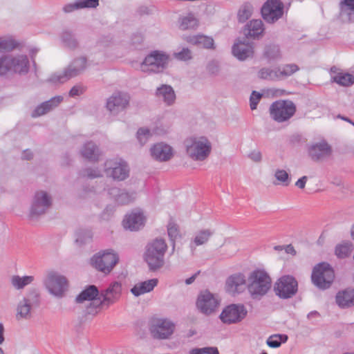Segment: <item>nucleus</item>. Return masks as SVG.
Wrapping results in <instances>:
<instances>
[{
    "label": "nucleus",
    "mask_w": 354,
    "mask_h": 354,
    "mask_svg": "<svg viewBox=\"0 0 354 354\" xmlns=\"http://www.w3.org/2000/svg\"><path fill=\"white\" fill-rule=\"evenodd\" d=\"M76 10H80V7H79V2L78 1L74 2V3H68V4H66L64 7H63V11L66 13H69V12H72Z\"/></svg>",
    "instance_id": "obj_59"
},
{
    "label": "nucleus",
    "mask_w": 354,
    "mask_h": 354,
    "mask_svg": "<svg viewBox=\"0 0 354 354\" xmlns=\"http://www.w3.org/2000/svg\"><path fill=\"white\" fill-rule=\"evenodd\" d=\"M246 284V278L242 273L230 275L225 281V289L227 292L234 295L243 291Z\"/></svg>",
    "instance_id": "obj_23"
},
{
    "label": "nucleus",
    "mask_w": 354,
    "mask_h": 354,
    "mask_svg": "<svg viewBox=\"0 0 354 354\" xmlns=\"http://www.w3.org/2000/svg\"><path fill=\"white\" fill-rule=\"evenodd\" d=\"M86 59L84 57L74 59L62 73L53 74L48 82L57 84L64 83L69 79L80 74L86 68Z\"/></svg>",
    "instance_id": "obj_8"
},
{
    "label": "nucleus",
    "mask_w": 354,
    "mask_h": 354,
    "mask_svg": "<svg viewBox=\"0 0 354 354\" xmlns=\"http://www.w3.org/2000/svg\"><path fill=\"white\" fill-rule=\"evenodd\" d=\"M52 205V197L46 192H37L34 196L30 211V217L35 218L46 213Z\"/></svg>",
    "instance_id": "obj_16"
},
{
    "label": "nucleus",
    "mask_w": 354,
    "mask_h": 354,
    "mask_svg": "<svg viewBox=\"0 0 354 354\" xmlns=\"http://www.w3.org/2000/svg\"><path fill=\"white\" fill-rule=\"evenodd\" d=\"M206 69L209 74L216 75L219 71V65L216 61H211L208 63Z\"/></svg>",
    "instance_id": "obj_58"
},
{
    "label": "nucleus",
    "mask_w": 354,
    "mask_h": 354,
    "mask_svg": "<svg viewBox=\"0 0 354 354\" xmlns=\"http://www.w3.org/2000/svg\"><path fill=\"white\" fill-rule=\"evenodd\" d=\"M248 158L255 162H260L262 159V155L260 151L254 150L248 154Z\"/></svg>",
    "instance_id": "obj_61"
},
{
    "label": "nucleus",
    "mask_w": 354,
    "mask_h": 354,
    "mask_svg": "<svg viewBox=\"0 0 354 354\" xmlns=\"http://www.w3.org/2000/svg\"><path fill=\"white\" fill-rule=\"evenodd\" d=\"M80 9L95 8L99 6V0H78Z\"/></svg>",
    "instance_id": "obj_53"
},
{
    "label": "nucleus",
    "mask_w": 354,
    "mask_h": 354,
    "mask_svg": "<svg viewBox=\"0 0 354 354\" xmlns=\"http://www.w3.org/2000/svg\"><path fill=\"white\" fill-rule=\"evenodd\" d=\"M331 153V147L326 141L315 143L308 148V155L314 161H318L325 156H330Z\"/></svg>",
    "instance_id": "obj_26"
},
{
    "label": "nucleus",
    "mask_w": 354,
    "mask_h": 354,
    "mask_svg": "<svg viewBox=\"0 0 354 354\" xmlns=\"http://www.w3.org/2000/svg\"><path fill=\"white\" fill-rule=\"evenodd\" d=\"M28 71L29 60L27 55L3 56L0 58V75L8 73L26 74Z\"/></svg>",
    "instance_id": "obj_4"
},
{
    "label": "nucleus",
    "mask_w": 354,
    "mask_h": 354,
    "mask_svg": "<svg viewBox=\"0 0 354 354\" xmlns=\"http://www.w3.org/2000/svg\"><path fill=\"white\" fill-rule=\"evenodd\" d=\"M272 280L263 270L256 269L248 277L247 288L253 299L260 300L270 289Z\"/></svg>",
    "instance_id": "obj_1"
},
{
    "label": "nucleus",
    "mask_w": 354,
    "mask_h": 354,
    "mask_svg": "<svg viewBox=\"0 0 354 354\" xmlns=\"http://www.w3.org/2000/svg\"><path fill=\"white\" fill-rule=\"evenodd\" d=\"M129 96L121 92H115L106 101L107 109L113 114L123 111L129 105Z\"/></svg>",
    "instance_id": "obj_19"
},
{
    "label": "nucleus",
    "mask_w": 354,
    "mask_h": 354,
    "mask_svg": "<svg viewBox=\"0 0 354 354\" xmlns=\"http://www.w3.org/2000/svg\"><path fill=\"white\" fill-rule=\"evenodd\" d=\"M17 43L12 38L0 37V52H9L17 48Z\"/></svg>",
    "instance_id": "obj_45"
},
{
    "label": "nucleus",
    "mask_w": 354,
    "mask_h": 354,
    "mask_svg": "<svg viewBox=\"0 0 354 354\" xmlns=\"http://www.w3.org/2000/svg\"><path fill=\"white\" fill-rule=\"evenodd\" d=\"M269 111L272 119L277 122H283L295 114L297 107L290 100H279L271 104Z\"/></svg>",
    "instance_id": "obj_6"
},
{
    "label": "nucleus",
    "mask_w": 354,
    "mask_h": 354,
    "mask_svg": "<svg viewBox=\"0 0 354 354\" xmlns=\"http://www.w3.org/2000/svg\"><path fill=\"white\" fill-rule=\"evenodd\" d=\"M145 216L140 210H133L126 215L123 220V226L131 231H137L142 227L145 222Z\"/></svg>",
    "instance_id": "obj_24"
},
{
    "label": "nucleus",
    "mask_w": 354,
    "mask_h": 354,
    "mask_svg": "<svg viewBox=\"0 0 354 354\" xmlns=\"http://www.w3.org/2000/svg\"><path fill=\"white\" fill-rule=\"evenodd\" d=\"M63 100V97L55 96L52 97L48 101L44 102V106H46V109L49 111L57 107Z\"/></svg>",
    "instance_id": "obj_51"
},
{
    "label": "nucleus",
    "mask_w": 354,
    "mask_h": 354,
    "mask_svg": "<svg viewBox=\"0 0 354 354\" xmlns=\"http://www.w3.org/2000/svg\"><path fill=\"white\" fill-rule=\"evenodd\" d=\"M332 82L340 86L348 87L354 84V75L348 73H337L332 77Z\"/></svg>",
    "instance_id": "obj_36"
},
{
    "label": "nucleus",
    "mask_w": 354,
    "mask_h": 354,
    "mask_svg": "<svg viewBox=\"0 0 354 354\" xmlns=\"http://www.w3.org/2000/svg\"><path fill=\"white\" fill-rule=\"evenodd\" d=\"M33 281L34 277L32 276L20 277L19 275H13L10 279L12 286L17 290L23 289L26 286L32 283Z\"/></svg>",
    "instance_id": "obj_38"
},
{
    "label": "nucleus",
    "mask_w": 354,
    "mask_h": 354,
    "mask_svg": "<svg viewBox=\"0 0 354 354\" xmlns=\"http://www.w3.org/2000/svg\"><path fill=\"white\" fill-rule=\"evenodd\" d=\"M174 324L167 319L152 318L149 322V330L154 339L169 338L174 330Z\"/></svg>",
    "instance_id": "obj_11"
},
{
    "label": "nucleus",
    "mask_w": 354,
    "mask_h": 354,
    "mask_svg": "<svg viewBox=\"0 0 354 354\" xmlns=\"http://www.w3.org/2000/svg\"><path fill=\"white\" fill-rule=\"evenodd\" d=\"M77 303H83L85 301H91L90 306L88 308L89 314H96L101 309L98 306V301L100 300V290L96 286L89 285L86 286L75 298Z\"/></svg>",
    "instance_id": "obj_14"
},
{
    "label": "nucleus",
    "mask_w": 354,
    "mask_h": 354,
    "mask_svg": "<svg viewBox=\"0 0 354 354\" xmlns=\"http://www.w3.org/2000/svg\"><path fill=\"white\" fill-rule=\"evenodd\" d=\"M248 311L243 304H230L223 309L219 317L224 324H235L241 322Z\"/></svg>",
    "instance_id": "obj_17"
},
{
    "label": "nucleus",
    "mask_w": 354,
    "mask_h": 354,
    "mask_svg": "<svg viewBox=\"0 0 354 354\" xmlns=\"http://www.w3.org/2000/svg\"><path fill=\"white\" fill-rule=\"evenodd\" d=\"M308 177L306 176H304L295 183V186L299 187V189H304L306 186V183L307 182Z\"/></svg>",
    "instance_id": "obj_63"
},
{
    "label": "nucleus",
    "mask_w": 354,
    "mask_h": 354,
    "mask_svg": "<svg viewBox=\"0 0 354 354\" xmlns=\"http://www.w3.org/2000/svg\"><path fill=\"white\" fill-rule=\"evenodd\" d=\"M44 283L49 292L57 297H62L68 287L66 278L54 270L47 272Z\"/></svg>",
    "instance_id": "obj_10"
},
{
    "label": "nucleus",
    "mask_w": 354,
    "mask_h": 354,
    "mask_svg": "<svg viewBox=\"0 0 354 354\" xmlns=\"http://www.w3.org/2000/svg\"><path fill=\"white\" fill-rule=\"evenodd\" d=\"M158 282L157 279L139 282L131 289V292L136 297L149 292L158 285Z\"/></svg>",
    "instance_id": "obj_30"
},
{
    "label": "nucleus",
    "mask_w": 354,
    "mask_h": 354,
    "mask_svg": "<svg viewBox=\"0 0 354 354\" xmlns=\"http://www.w3.org/2000/svg\"><path fill=\"white\" fill-rule=\"evenodd\" d=\"M93 234L89 230H80L76 232L75 241L80 245H82L91 241Z\"/></svg>",
    "instance_id": "obj_43"
},
{
    "label": "nucleus",
    "mask_w": 354,
    "mask_h": 354,
    "mask_svg": "<svg viewBox=\"0 0 354 354\" xmlns=\"http://www.w3.org/2000/svg\"><path fill=\"white\" fill-rule=\"evenodd\" d=\"M174 57L180 61H187L192 57L191 50L187 48H183L180 52L174 53Z\"/></svg>",
    "instance_id": "obj_48"
},
{
    "label": "nucleus",
    "mask_w": 354,
    "mask_h": 354,
    "mask_svg": "<svg viewBox=\"0 0 354 354\" xmlns=\"http://www.w3.org/2000/svg\"><path fill=\"white\" fill-rule=\"evenodd\" d=\"M263 57L268 62L279 59L281 57L279 46L274 44L266 45L263 52Z\"/></svg>",
    "instance_id": "obj_33"
},
{
    "label": "nucleus",
    "mask_w": 354,
    "mask_h": 354,
    "mask_svg": "<svg viewBox=\"0 0 354 354\" xmlns=\"http://www.w3.org/2000/svg\"><path fill=\"white\" fill-rule=\"evenodd\" d=\"M185 147L187 155L193 160H199V138L196 136H190L184 141Z\"/></svg>",
    "instance_id": "obj_31"
},
{
    "label": "nucleus",
    "mask_w": 354,
    "mask_h": 354,
    "mask_svg": "<svg viewBox=\"0 0 354 354\" xmlns=\"http://www.w3.org/2000/svg\"><path fill=\"white\" fill-rule=\"evenodd\" d=\"M150 131L147 128H140L137 131V138L141 145H145L150 136Z\"/></svg>",
    "instance_id": "obj_50"
},
{
    "label": "nucleus",
    "mask_w": 354,
    "mask_h": 354,
    "mask_svg": "<svg viewBox=\"0 0 354 354\" xmlns=\"http://www.w3.org/2000/svg\"><path fill=\"white\" fill-rule=\"evenodd\" d=\"M254 48L253 42H245V41L237 39L232 46V53L239 60L244 61L248 58L253 57Z\"/></svg>",
    "instance_id": "obj_21"
},
{
    "label": "nucleus",
    "mask_w": 354,
    "mask_h": 354,
    "mask_svg": "<svg viewBox=\"0 0 354 354\" xmlns=\"http://www.w3.org/2000/svg\"><path fill=\"white\" fill-rule=\"evenodd\" d=\"M335 271L327 262L317 264L313 269L311 280L313 283L320 290L329 288L335 279Z\"/></svg>",
    "instance_id": "obj_3"
},
{
    "label": "nucleus",
    "mask_w": 354,
    "mask_h": 354,
    "mask_svg": "<svg viewBox=\"0 0 354 354\" xmlns=\"http://www.w3.org/2000/svg\"><path fill=\"white\" fill-rule=\"evenodd\" d=\"M109 195L118 205H127L132 203L136 197L135 192H129L126 189H122L118 187H111L108 189Z\"/></svg>",
    "instance_id": "obj_25"
},
{
    "label": "nucleus",
    "mask_w": 354,
    "mask_h": 354,
    "mask_svg": "<svg viewBox=\"0 0 354 354\" xmlns=\"http://www.w3.org/2000/svg\"><path fill=\"white\" fill-rule=\"evenodd\" d=\"M254 8L251 3L245 2L239 8L237 12V20L239 23H245L252 15Z\"/></svg>",
    "instance_id": "obj_35"
},
{
    "label": "nucleus",
    "mask_w": 354,
    "mask_h": 354,
    "mask_svg": "<svg viewBox=\"0 0 354 354\" xmlns=\"http://www.w3.org/2000/svg\"><path fill=\"white\" fill-rule=\"evenodd\" d=\"M353 249V244L350 241H345L336 245L335 253L338 258L345 259L351 254Z\"/></svg>",
    "instance_id": "obj_39"
},
{
    "label": "nucleus",
    "mask_w": 354,
    "mask_h": 354,
    "mask_svg": "<svg viewBox=\"0 0 354 354\" xmlns=\"http://www.w3.org/2000/svg\"><path fill=\"white\" fill-rule=\"evenodd\" d=\"M122 295V284L118 281H113L104 289L100 290V300L98 301V306L101 308H108L110 306L116 303Z\"/></svg>",
    "instance_id": "obj_15"
},
{
    "label": "nucleus",
    "mask_w": 354,
    "mask_h": 354,
    "mask_svg": "<svg viewBox=\"0 0 354 354\" xmlns=\"http://www.w3.org/2000/svg\"><path fill=\"white\" fill-rule=\"evenodd\" d=\"M156 95L158 98L162 99L167 105H171L176 100V95L173 88L167 84H162L161 86L158 87L156 90Z\"/></svg>",
    "instance_id": "obj_32"
},
{
    "label": "nucleus",
    "mask_w": 354,
    "mask_h": 354,
    "mask_svg": "<svg viewBox=\"0 0 354 354\" xmlns=\"http://www.w3.org/2000/svg\"><path fill=\"white\" fill-rule=\"evenodd\" d=\"M83 158L91 162H97L101 155L98 147L92 141L86 142L80 150Z\"/></svg>",
    "instance_id": "obj_29"
},
{
    "label": "nucleus",
    "mask_w": 354,
    "mask_h": 354,
    "mask_svg": "<svg viewBox=\"0 0 354 354\" xmlns=\"http://www.w3.org/2000/svg\"><path fill=\"white\" fill-rule=\"evenodd\" d=\"M283 13L284 4L281 0H266L261 8V17L268 24L277 21Z\"/></svg>",
    "instance_id": "obj_12"
},
{
    "label": "nucleus",
    "mask_w": 354,
    "mask_h": 354,
    "mask_svg": "<svg viewBox=\"0 0 354 354\" xmlns=\"http://www.w3.org/2000/svg\"><path fill=\"white\" fill-rule=\"evenodd\" d=\"M84 91V88L80 85H75L69 91L71 97H76L82 95Z\"/></svg>",
    "instance_id": "obj_60"
},
{
    "label": "nucleus",
    "mask_w": 354,
    "mask_h": 354,
    "mask_svg": "<svg viewBox=\"0 0 354 354\" xmlns=\"http://www.w3.org/2000/svg\"><path fill=\"white\" fill-rule=\"evenodd\" d=\"M337 304L342 308L354 306V288H346L339 291L335 297Z\"/></svg>",
    "instance_id": "obj_28"
},
{
    "label": "nucleus",
    "mask_w": 354,
    "mask_h": 354,
    "mask_svg": "<svg viewBox=\"0 0 354 354\" xmlns=\"http://www.w3.org/2000/svg\"><path fill=\"white\" fill-rule=\"evenodd\" d=\"M91 264L99 271L109 274L119 261V256L112 249L100 251L91 259Z\"/></svg>",
    "instance_id": "obj_5"
},
{
    "label": "nucleus",
    "mask_w": 354,
    "mask_h": 354,
    "mask_svg": "<svg viewBox=\"0 0 354 354\" xmlns=\"http://www.w3.org/2000/svg\"><path fill=\"white\" fill-rule=\"evenodd\" d=\"M83 176H87L89 178H95L100 177L102 176L100 170L97 168H88L84 171V174H82Z\"/></svg>",
    "instance_id": "obj_56"
},
{
    "label": "nucleus",
    "mask_w": 354,
    "mask_h": 354,
    "mask_svg": "<svg viewBox=\"0 0 354 354\" xmlns=\"http://www.w3.org/2000/svg\"><path fill=\"white\" fill-rule=\"evenodd\" d=\"M198 20L193 13H188L186 16L179 17V28L183 30L195 29L198 27Z\"/></svg>",
    "instance_id": "obj_34"
},
{
    "label": "nucleus",
    "mask_w": 354,
    "mask_h": 354,
    "mask_svg": "<svg viewBox=\"0 0 354 354\" xmlns=\"http://www.w3.org/2000/svg\"><path fill=\"white\" fill-rule=\"evenodd\" d=\"M299 70V67L295 64H288L283 66L282 70L278 68V74L279 80L283 77H288Z\"/></svg>",
    "instance_id": "obj_44"
},
{
    "label": "nucleus",
    "mask_w": 354,
    "mask_h": 354,
    "mask_svg": "<svg viewBox=\"0 0 354 354\" xmlns=\"http://www.w3.org/2000/svg\"><path fill=\"white\" fill-rule=\"evenodd\" d=\"M201 45L206 49L214 50L216 45L212 37L201 35Z\"/></svg>",
    "instance_id": "obj_49"
},
{
    "label": "nucleus",
    "mask_w": 354,
    "mask_h": 354,
    "mask_svg": "<svg viewBox=\"0 0 354 354\" xmlns=\"http://www.w3.org/2000/svg\"><path fill=\"white\" fill-rule=\"evenodd\" d=\"M262 97V94L254 91H252L250 98V106L252 110L257 109V104Z\"/></svg>",
    "instance_id": "obj_54"
},
{
    "label": "nucleus",
    "mask_w": 354,
    "mask_h": 354,
    "mask_svg": "<svg viewBox=\"0 0 354 354\" xmlns=\"http://www.w3.org/2000/svg\"><path fill=\"white\" fill-rule=\"evenodd\" d=\"M48 113L46 106H44V102L38 105L32 113V117L37 118Z\"/></svg>",
    "instance_id": "obj_57"
},
{
    "label": "nucleus",
    "mask_w": 354,
    "mask_h": 354,
    "mask_svg": "<svg viewBox=\"0 0 354 354\" xmlns=\"http://www.w3.org/2000/svg\"><path fill=\"white\" fill-rule=\"evenodd\" d=\"M39 295L35 291L30 292L27 297L20 301L17 306V319H28L30 317V309L33 306H38Z\"/></svg>",
    "instance_id": "obj_20"
},
{
    "label": "nucleus",
    "mask_w": 354,
    "mask_h": 354,
    "mask_svg": "<svg viewBox=\"0 0 354 354\" xmlns=\"http://www.w3.org/2000/svg\"><path fill=\"white\" fill-rule=\"evenodd\" d=\"M214 230L210 229L201 230L200 243L201 245L207 243L209 239L214 234Z\"/></svg>",
    "instance_id": "obj_52"
},
{
    "label": "nucleus",
    "mask_w": 354,
    "mask_h": 354,
    "mask_svg": "<svg viewBox=\"0 0 354 354\" xmlns=\"http://www.w3.org/2000/svg\"><path fill=\"white\" fill-rule=\"evenodd\" d=\"M167 233L171 241L174 242L178 236V230L177 226L174 223H169L167 227Z\"/></svg>",
    "instance_id": "obj_55"
},
{
    "label": "nucleus",
    "mask_w": 354,
    "mask_h": 354,
    "mask_svg": "<svg viewBox=\"0 0 354 354\" xmlns=\"http://www.w3.org/2000/svg\"><path fill=\"white\" fill-rule=\"evenodd\" d=\"M142 41V36L141 34H136L132 39L133 44H140Z\"/></svg>",
    "instance_id": "obj_64"
},
{
    "label": "nucleus",
    "mask_w": 354,
    "mask_h": 354,
    "mask_svg": "<svg viewBox=\"0 0 354 354\" xmlns=\"http://www.w3.org/2000/svg\"><path fill=\"white\" fill-rule=\"evenodd\" d=\"M257 76L259 79L268 80V81H277L279 80V76L278 74V68L272 69L268 67H263L261 68L257 73Z\"/></svg>",
    "instance_id": "obj_37"
},
{
    "label": "nucleus",
    "mask_w": 354,
    "mask_h": 354,
    "mask_svg": "<svg viewBox=\"0 0 354 354\" xmlns=\"http://www.w3.org/2000/svg\"><path fill=\"white\" fill-rule=\"evenodd\" d=\"M167 249V245L162 239H156L148 243L145 259L150 270L156 271L163 266L164 257Z\"/></svg>",
    "instance_id": "obj_2"
},
{
    "label": "nucleus",
    "mask_w": 354,
    "mask_h": 354,
    "mask_svg": "<svg viewBox=\"0 0 354 354\" xmlns=\"http://www.w3.org/2000/svg\"><path fill=\"white\" fill-rule=\"evenodd\" d=\"M61 38L62 41L66 47L73 49L77 46V41L71 32L68 30L64 31L62 34Z\"/></svg>",
    "instance_id": "obj_42"
},
{
    "label": "nucleus",
    "mask_w": 354,
    "mask_h": 354,
    "mask_svg": "<svg viewBox=\"0 0 354 354\" xmlns=\"http://www.w3.org/2000/svg\"><path fill=\"white\" fill-rule=\"evenodd\" d=\"M220 302L218 297L209 290L201 291V313L205 315L215 314Z\"/></svg>",
    "instance_id": "obj_18"
},
{
    "label": "nucleus",
    "mask_w": 354,
    "mask_h": 354,
    "mask_svg": "<svg viewBox=\"0 0 354 354\" xmlns=\"http://www.w3.org/2000/svg\"><path fill=\"white\" fill-rule=\"evenodd\" d=\"M265 27L261 19H252L243 28L245 39H259L264 35Z\"/></svg>",
    "instance_id": "obj_22"
},
{
    "label": "nucleus",
    "mask_w": 354,
    "mask_h": 354,
    "mask_svg": "<svg viewBox=\"0 0 354 354\" xmlns=\"http://www.w3.org/2000/svg\"><path fill=\"white\" fill-rule=\"evenodd\" d=\"M274 176L283 185L288 186L290 185L291 178L286 171L283 169H277Z\"/></svg>",
    "instance_id": "obj_47"
},
{
    "label": "nucleus",
    "mask_w": 354,
    "mask_h": 354,
    "mask_svg": "<svg viewBox=\"0 0 354 354\" xmlns=\"http://www.w3.org/2000/svg\"><path fill=\"white\" fill-rule=\"evenodd\" d=\"M218 350L217 347L209 346L201 348V354H218Z\"/></svg>",
    "instance_id": "obj_62"
},
{
    "label": "nucleus",
    "mask_w": 354,
    "mask_h": 354,
    "mask_svg": "<svg viewBox=\"0 0 354 354\" xmlns=\"http://www.w3.org/2000/svg\"><path fill=\"white\" fill-rule=\"evenodd\" d=\"M212 149L211 142L205 136H201V162L206 160Z\"/></svg>",
    "instance_id": "obj_40"
},
{
    "label": "nucleus",
    "mask_w": 354,
    "mask_h": 354,
    "mask_svg": "<svg viewBox=\"0 0 354 354\" xmlns=\"http://www.w3.org/2000/svg\"><path fill=\"white\" fill-rule=\"evenodd\" d=\"M341 14L354 13V0H342L339 3Z\"/></svg>",
    "instance_id": "obj_46"
},
{
    "label": "nucleus",
    "mask_w": 354,
    "mask_h": 354,
    "mask_svg": "<svg viewBox=\"0 0 354 354\" xmlns=\"http://www.w3.org/2000/svg\"><path fill=\"white\" fill-rule=\"evenodd\" d=\"M275 295L283 299L293 297L298 291V283L291 275H284L280 277L274 283Z\"/></svg>",
    "instance_id": "obj_9"
},
{
    "label": "nucleus",
    "mask_w": 354,
    "mask_h": 354,
    "mask_svg": "<svg viewBox=\"0 0 354 354\" xmlns=\"http://www.w3.org/2000/svg\"><path fill=\"white\" fill-rule=\"evenodd\" d=\"M151 156L159 161H167L172 156V148L165 143L160 142L151 148Z\"/></svg>",
    "instance_id": "obj_27"
},
{
    "label": "nucleus",
    "mask_w": 354,
    "mask_h": 354,
    "mask_svg": "<svg viewBox=\"0 0 354 354\" xmlns=\"http://www.w3.org/2000/svg\"><path fill=\"white\" fill-rule=\"evenodd\" d=\"M169 56L155 50L147 55L140 65V69L145 73H160L167 67Z\"/></svg>",
    "instance_id": "obj_7"
},
{
    "label": "nucleus",
    "mask_w": 354,
    "mask_h": 354,
    "mask_svg": "<svg viewBox=\"0 0 354 354\" xmlns=\"http://www.w3.org/2000/svg\"><path fill=\"white\" fill-rule=\"evenodd\" d=\"M106 174L114 180L122 181L129 176V168L127 163L122 159H110L104 163Z\"/></svg>",
    "instance_id": "obj_13"
},
{
    "label": "nucleus",
    "mask_w": 354,
    "mask_h": 354,
    "mask_svg": "<svg viewBox=\"0 0 354 354\" xmlns=\"http://www.w3.org/2000/svg\"><path fill=\"white\" fill-rule=\"evenodd\" d=\"M287 335L275 334L270 336L266 341V343L269 347L271 348H279L282 343H285L288 340Z\"/></svg>",
    "instance_id": "obj_41"
}]
</instances>
